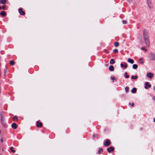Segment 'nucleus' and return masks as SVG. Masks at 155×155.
I'll return each instance as SVG.
<instances>
[{"label": "nucleus", "mask_w": 155, "mask_h": 155, "mask_svg": "<svg viewBox=\"0 0 155 155\" xmlns=\"http://www.w3.org/2000/svg\"><path fill=\"white\" fill-rule=\"evenodd\" d=\"M149 1H148V6L150 8H151V5L150 4H149Z\"/></svg>", "instance_id": "nucleus-34"}, {"label": "nucleus", "mask_w": 155, "mask_h": 155, "mask_svg": "<svg viewBox=\"0 0 155 155\" xmlns=\"http://www.w3.org/2000/svg\"><path fill=\"white\" fill-rule=\"evenodd\" d=\"M114 45V46L115 47H117L119 46V43L118 42H115Z\"/></svg>", "instance_id": "nucleus-25"}, {"label": "nucleus", "mask_w": 155, "mask_h": 155, "mask_svg": "<svg viewBox=\"0 0 155 155\" xmlns=\"http://www.w3.org/2000/svg\"><path fill=\"white\" fill-rule=\"evenodd\" d=\"M18 11L20 15H24L25 14V12L22 11V9L21 8H19L18 10Z\"/></svg>", "instance_id": "nucleus-6"}, {"label": "nucleus", "mask_w": 155, "mask_h": 155, "mask_svg": "<svg viewBox=\"0 0 155 155\" xmlns=\"http://www.w3.org/2000/svg\"><path fill=\"white\" fill-rule=\"evenodd\" d=\"M153 121L155 122V118L153 119Z\"/></svg>", "instance_id": "nucleus-41"}, {"label": "nucleus", "mask_w": 155, "mask_h": 155, "mask_svg": "<svg viewBox=\"0 0 155 155\" xmlns=\"http://www.w3.org/2000/svg\"><path fill=\"white\" fill-rule=\"evenodd\" d=\"M10 64L12 66L14 64L15 62L13 61H10Z\"/></svg>", "instance_id": "nucleus-24"}, {"label": "nucleus", "mask_w": 155, "mask_h": 155, "mask_svg": "<svg viewBox=\"0 0 155 155\" xmlns=\"http://www.w3.org/2000/svg\"><path fill=\"white\" fill-rule=\"evenodd\" d=\"M14 148L13 147H10V149L11 150V152H12V153H15V150H13Z\"/></svg>", "instance_id": "nucleus-22"}, {"label": "nucleus", "mask_w": 155, "mask_h": 155, "mask_svg": "<svg viewBox=\"0 0 155 155\" xmlns=\"http://www.w3.org/2000/svg\"><path fill=\"white\" fill-rule=\"evenodd\" d=\"M145 86L144 88L145 89H147L148 87H151V85L149 84L148 82H147L145 83Z\"/></svg>", "instance_id": "nucleus-4"}, {"label": "nucleus", "mask_w": 155, "mask_h": 155, "mask_svg": "<svg viewBox=\"0 0 155 155\" xmlns=\"http://www.w3.org/2000/svg\"><path fill=\"white\" fill-rule=\"evenodd\" d=\"M137 77H138L137 75H132L131 77V79H136L137 78Z\"/></svg>", "instance_id": "nucleus-18"}, {"label": "nucleus", "mask_w": 155, "mask_h": 155, "mask_svg": "<svg viewBox=\"0 0 155 155\" xmlns=\"http://www.w3.org/2000/svg\"><path fill=\"white\" fill-rule=\"evenodd\" d=\"M137 91V89L136 88H134L132 89L131 92L132 93H135Z\"/></svg>", "instance_id": "nucleus-17"}, {"label": "nucleus", "mask_w": 155, "mask_h": 155, "mask_svg": "<svg viewBox=\"0 0 155 155\" xmlns=\"http://www.w3.org/2000/svg\"><path fill=\"white\" fill-rule=\"evenodd\" d=\"M1 9V7L0 6V10Z\"/></svg>", "instance_id": "nucleus-42"}, {"label": "nucleus", "mask_w": 155, "mask_h": 155, "mask_svg": "<svg viewBox=\"0 0 155 155\" xmlns=\"http://www.w3.org/2000/svg\"><path fill=\"white\" fill-rule=\"evenodd\" d=\"M127 61L131 64H133L134 63V61L130 58H128L127 60Z\"/></svg>", "instance_id": "nucleus-13"}, {"label": "nucleus", "mask_w": 155, "mask_h": 155, "mask_svg": "<svg viewBox=\"0 0 155 155\" xmlns=\"http://www.w3.org/2000/svg\"><path fill=\"white\" fill-rule=\"evenodd\" d=\"M144 58H140L139 59V63L140 64H143L144 63Z\"/></svg>", "instance_id": "nucleus-10"}, {"label": "nucleus", "mask_w": 155, "mask_h": 155, "mask_svg": "<svg viewBox=\"0 0 155 155\" xmlns=\"http://www.w3.org/2000/svg\"><path fill=\"white\" fill-rule=\"evenodd\" d=\"M93 136L94 137H95V134H94Z\"/></svg>", "instance_id": "nucleus-40"}, {"label": "nucleus", "mask_w": 155, "mask_h": 155, "mask_svg": "<svg viewBox=\"0 0 155 155\" xmlns=\"http://www.w3.org/2000/svg\"><path fill=\"white\" fill-rule=\"evenodd\" d=\"M153 90H154V91H155V86L153 87Z\"/></svg>", "instance_id": "nucleus-38"}, {"label": "nucleus", "mask_w": 155, "mask_h": 155, "mask_svg": "<svg viewBox=\"0 0 155 155\" xmlns=\"http://www.w3.org/2000/svg\"><path fill=\"white\" fill-rule=\"evenodd\" d=\"M2 9L3 10H5V5H3L2 6Z\"/></svg>", "instance_id": "nucleus-33"}, {"label": "nucleus", "mask_w": 155, "mask_h": 155, "mask_svg": "<svg viewBox=\"0 0 155 155\" xmlns=\"http://www.w3.org/2000/svg\"><path fill=\"white\" fill-rule=\"evenodd\" d=\"M143 37L146 46L149 47L150 45L148 35L146 29H144L143 31Z\"/></svg>", "instance_id": "nucleus-1"}, {"label": "nucleus", "mask_w": 155, "mask_h": 155, "mask_svg": "<svg viewBox=\"0 0 155 155\" xmlns=\"http://www.w3.org/2000/svg\"><path fill=\"white\" fill-rule=\"evenodd\" d=\"M0 141L1 142H3V140L2 139H1Z\"/></svg>", "instance_id": "nucleus-37"}, {"label": "nucleus", "mask_w": 155, "mask_h": 155, "mask_svg": "<svg viewBox=\"0 0 155 155\" xmlns=\"http://www.w3.org/2000/svg\"><path fill=\"white\" fill-rule=\"evenodd\" d=\"M36 126L37 127H41L42 126V124L41 122H39V121L36 122Z\"/></svg>", "instance_id": "nucleus-7"}, {"label": "nucleus", "mask_w": 155, "mask_h": 155, "mask_svg": "<svg viewBox=\"0 0 155 155\" xmlns=\"http://www.w3.org/2000/svg\"><path fill=\"white\" fill-rule=\"evenodd\" d=\"M138 67L137 64H134L132 66V68L134 69H136Z\"/></svg>", "instance_id": "nucleus-19"}, {"label": "nucleus", "mask_w": 155, "mask_h": 155, "mask_svg": "<svg viewBox=\"0 0 155 155\" xmlns=\"http://www.w3.org/2000/svg\"><path fill=\"white\" fill-rule=\"evenodd\" d=\"M0 14L1 15H3V16H5L6 14V13L5 12L3 11H2L0 13Z\"/></svg>", "instance_id": "nucleus-15"}, {"label": "nucleus", "mask_w": 155, "mask_h": 155, "mask_svg": "<svg viewBox=\"0 0 155 155\" xmlns=\"http://www.w3.org/2000/svg\"><path fill=\"white\" fill-rule=\"evenodd\" d=\"M142 50H145V51H147V49L144 47H142L141 48Z\"/></svg>", "instance_id": "nucleus-31"}, {"label": "nucleus", "mask_w": 155, "mask_h": 155, "mask_svg": "<svg viewBox=\"0 0 155 155\" xmlns=\"http://www.w3.org/2000/svg\"><path fill=\"white\" fill-rule=\"evenodd\" d=\"M127 73L125 72V74L126 75L125 76V77L126 78H128L129 77V76L128 75H127Z\"/></svg>", "instance_id": "nucleus-28"}, {"label": "nucleus", "mask_w": 155, "mask_h": 155, "mask_svg": "<svg viewBox=\"0 0 155 155\" xmlns=\"http://www.w3.org/2000/svg\"><path fill=\"white\" fill-rule=\"evenodd\" d=\"M3 113L2 112L1 114V115H3Z\"/></svg>", "instance_id": "nucleus-39"}, {"label": "nucleus", "mask_w": 155, "mask_h": 155, "mask_svg": "<svg viewBox=\"0 0 155 155\" xmlns=\"http://www.w3.org/2000/svg\"><path fill=\"white\" fill-rule=\"evenodd\" d=\"M1 120L2 124L3 125L5 123V118L4 117H1Z\"/></svg>", "instance_id": "nucleus-11"}, {"label": "nucleus", "mask_w": 155, "mask_h": 155, "mask_svg": "<svg viewBox=\"0 0 155 155\" xmlns=\"http://www.w3.org/2000/svg\"><path fill=\"white\" fill-rule=\"evenodd\" d=\"M153 76V74L151 73H148L147 74V76L150 79H151Z\"/></svg>", "instance_id": "nucleus-5"}, {"label": "nucleus", "mask_w": 155, "mask_h": 155, "mask_svg": "<svg viewBox=\"0 0 155 155\" xmlns=\"http://www.w3.org/2000/svg\"><path fill=\"white\" fill-rule=\"evenodd\" d=\"M122 23L123 24H125L127 23V21L126 20H124L122 21Z\"/></svg>", "instance_id": "nucleus-29"}, {"label": "nucleus", "mask_w": 155, "mask_h": 155, "mask_svg": "<svg viewBox=\"0 0 155 155\" xmlns=\"http://www.w3.org/2000/svg\"><path fill=\"white\" fill-rule=\"evenodd\" d=\"M6 0H0V4H5L6 2Z\"/></svg>", "instance_id": "nucleus-16"}, {"label": "nucleus", "mask_w": 155, "mask_h": 155, "mask_svg": "<svg viewBox=\"0 0 155 155\" xmlns=\"http://www.w3.org/2000/svg\"><path fill=\"white\" fill-rule=\"evenodd\" d=\"M109 68L110 71H113L114 70V67L112 65L110 66Z\"/></svg>", "instance_id": "nucleus-14"}, {"label": "nucleus", "mask_w": 155, "mask_h": 155, "mask_svg": "<svg viewBox=\"0 0 155 155\" xmlns=\"http://www.w3.org/2000/svg\"><path fill=\"white\" fill-rule=\"evenodd\" d=\"M120 66L121 67H124L125 68H127V65L125 63H124L123 64L121 63L120 64Z\"/></svg>", "instance_id": "nucleus-12"}, {"label": "nucleus", "mask_w": 155, "mask_h": 155, "mask_svg": "<svg viewBox=\"0 0 155 155\" xmlns=\"http://www.w3.org/2000/svg\"><path fill=\"white\" fill-rule=\"evenodd\" d=\"M131 105V106L133 107L134 105V103H132Z\"/></svg>", "instance_id": "nucleus-36"}, {"label": "nucleus", "mask_w": 155, "mask_h": 155, "mask_svg": "<svg viewBox=\"0 0 155 155\" xmlns=\"http://www.w3.org/2000/svg\"><path fill=\"white\" fill-rule=\"evenodd\" d=\"M115 79V78L114 77H111V79L112 80H114Z\"/></svg>", "instance_id": "nucleus-32"}, {"label": "nucleus", "mask_w": 155, "mask_h": 155, "mask_svg": "<svg viewBox=\"0 0 155 155\" xmlns=\"http://www.w3.org/2000/svg\"><path fill=\"white\" fill-rule=\"evenodd\" d=\"M110 144V140L107 139L106 140L105 142L104 143V145L105 146H109Z\"/></svg>", "instance_id": "nucleus-3"}, {"label": "nucleus", "mask_w": 155, "mask_h": 155, "mask_svg": "<svg viewBox=\"0 0 155 155\" xmlns=\"http://www.w3.org/2000/svg\"><path fill=\"white\" fill-rule=\"evenodd\" d=\"M8 72V68H7L6 67H5L4 71V73L5 74V75Z\"/></svg>", "instance_id": "nucleus-23"}, {"label": "nucleus", "mask_w": 155, "mask_h": 155, "mask_svg": "<svg viewBox=\"0 0 155 155\" xmlns=\"http://www.w3.org/2000/svg\"><path fill=\"white\" fill-rule=\"evenodd\" d=\"M107 150L108 152L110 153V152L114 151V148L113 147H111L109 148H107Z\"/></svg>", "instance_id": "nucleus-8"}, {"label": "nucleus", "mask_w": 155, "mask_h": 155, "mask_svg": "<svg viewBox=\"0 0 155 155\" xmlns=\"http://www.w3.org/2000/svg\"><path fill=\"white\" fill-rule=\"evenodd\" d=\"M152 99L155 101V96H153L152 97Z\"/></svg>", "instance_id": "nucleus-35"}, {"label": "nucleus", "mask_w": 155, "mask_h": 155, "mask_svg": "<svg viewBox=\"0 0 155 155\" xmlns=\"http://www.w3.org/2000/svg\"><path fill=\"white\" fill-rule=\"evenodd\" d=\"M12 120L14 121H16L18 120V117H13L12 118Z\"/></svg>", "instance_id": "nucleus-21"}, {"label": "nucleus", "mask_w": 155, "mask_h": 155, "mask_svg": "<svg viewBox=\"0 0 155 155\" xmlns=\"http://www.w3.org/2000/svg\"><path fill=\"white\" fill-rule=\"evenodd\" d=\"M103 149L101 148H100L99 149V150L98 151V153H100L102 151Z\"/></svg>", "instance_id": "nucleus-27"}, {"label": "nucleus", "mask_w": 155, "mask_h": 155, "mask_svg": "<svg viewBox=\"0 0 155 155\" xmlns=\"http://www.w3.org/2000/svg\"><path fill=\"white\" fill-rule=\"evenodd\" d=\"M17 127V125L15 123H14L12 124V127L14 129H16Z\"/></svg>", "instance_id": "nucleus-9"}, {"label": "nucleus", "mask_w": 155, "mask_h": 155, "mask_svg": "<svg viewBox=\"0 0 155 155\" xmlns=\"http://www.w3.org/2000/svg\"><path fill=\"white\" fill-rule=\"evenodd\" d=\"M118 51V50L117 49H114L113 50V52L114 53H117Z\"/></svg>", "instance_id": "nucleus-30"}, {"label": "nucleus", "mask_w": 155, "mask_h": 155, "mask_svg": "<svg viewBox=\"0 0 155 155\" xmlns=\"http://www.w3.org/2000/svg\"><path fill=\"white\" fill-rule=\"evenodd\" d=\"M110 63L111 64H113L115 63V61L113 59H111L110 61Z\"/></svg>", "instance_id": "nucleus-20"}, {"label": "nucleus", "mask_w": 155, "mask_h": 155, "mask_svg": "<svg viewBox=\"0 0 155 155\" xmlns=\"http://www.w3.org/2000/svg\"><path fill=\"white\" fill-rule=\"evenodd\" d=\"M148 57L150 61H155V54L150 53L149 54Z\"/></svg>", "instance_id": "nucleus-2"}, {"label": "nucleus", "mask_w": 155, "mask_h": 155, "mask_svg": "<svg viewBox=\"0 0 155 155\" xmlns=\"http://www.w3.org/2000/svg\"><path fill=\"white\" fill-rule=\"evenodd\" d=\"M125 91L126 92H128L129 91V87H126L125 88Z\"/></svg>", "instance_id": "nucleus-26"}]
</instances>
